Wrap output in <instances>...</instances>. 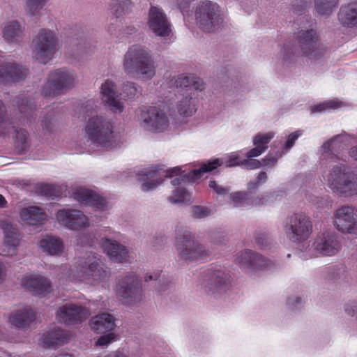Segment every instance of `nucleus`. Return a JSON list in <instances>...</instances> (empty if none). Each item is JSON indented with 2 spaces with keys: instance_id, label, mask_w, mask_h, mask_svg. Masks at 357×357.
Segmentation results:
<instances>
[{
  "instance_id": "obj_1",
  "label": "nucleus",
  "mask_w": 357,
  "mask_h": 357,
  "mask_svg": "<svg viewBox=\"0 0 357 357\" xmlns=\"http://www.w3.org/2000/svg\"><path fill=\"white\" fill-rule=\"evenodd\" d=\"M60 268L70 280L93 286L105 282L110 276L109 269L102 261L101 257L94 252L78 258L71 268L67 265Z\"/></svg>"
},
{
  "instance_id": "obj_2",
  "label": "nucleus",
  "mask_w": 357,
  "mask_h": 357,
  "mask_svg": "<svg viewBox=\"0 0 357 357\" xmlns=\"http://www.w3.org/2000/svg\"><path fill=\"white\" fill-rule=\"evenodd\" d=\"M122 68L126 74L137 75L144 81L151 80L155 75V65L151 52L139 44L128 47L123 57Z\"/></svg>"
},
{
  "instance_id": "obj_3",
  "label": "nucleus",
  "mask_w": 357,
  "mask_h": 357,
  "mask_svg": "<svg viewBox=\"0 0 357 357\" xmlns=\"http://www.w3.org/2000/svg\"><path fill=\"white\" fill-rule=\"evenodd\" d=\"M174 84L181 91L176 105V112L183 117L192 116L197 110L195 92L204 90V83L192 75H181L174 80Z\"/></svg>"
},
{
  "instance_id": "obj_4",
  "label": "nucleus",
  "mask_w": 357,
  "mask_h": 357,
  "mask_svg": "<svg viewBox=\"0 0 357 357\" xmlns=\"http://www.w3.org/2000/svg\"><path fill=\"white\" fill-rule=\"evenodd\" d=\"M32 57L43 64L51 61L59 50V39L52 30L40 29L31 42Z\"/></svg>"
},
{
  "instance_id": "obj_5",
  "label": "nucleus",
  "mask_w": 357,
  "mask_h": 357,
  "mask_svg": "<svg viewBox=\"0 0 357 357\" xmlns=\"http://www.w3.org/2000/svg\"><path fill=\"white\" fill-rule=\"evenodd\" d=\"M176 248L178 257L188 261L205 259L211 253L205 245L195 241V236L190 231L185 229L176 231Z\"/></svg>"
},
{
  "instance_id": "obj_6",
  "label": "nucleus",
  "mask_w": 357,
  "mask_h": 357,
  "mask_svg": "<svg viewBox=\"0 0 357 357\" xmlns=\"http://www.w3.org/2000/svg\"><path fill=\"white\" fill-rule=\"evenodd\" d=\"M326 181L328 187L337 194L344 197L357 195V176L343 165L334 166Z\"/></svg>"
},
{
  "instance_id": "obj_7",
  "label": "nucleus",
  "mask_w": 357,
  "mask_h": 357,
  "mask_svg": "<svg viewBox=\"0 0 357 357\" xmlns=\"http://www.w3.org/2000/svg\"><path fill=\"white\" fill-rule=\"evenodd\" d=\"M86 137L97 146L107 148L113 142V126L112 122L103 116L89 118L85 125Z\"/></svg>"
},
{
  "instance_id": "obj_8",
  "label": "nucleus",
  "mask_w": 357,
  "mask_h": 357,
  "mask_svg": "<svg viewBox=\"0 0 357 357\" xmlns=\"http://www.w3.org/2000/svg\"><path fill=\"white\" fill-rule=\"evenodd\" d=\"M77 83L76 73L62 68L52 71L48 76L42 93L45 97H54L73 88Z\"/></svg>"
},
{
  "instance_id": "obj_9",
  "label": "nucleus",
  "mask_w": 357,
  "mask_h": 357,
  "mask_svg": "<svg viewBox=\"0 0 357 357\" xmlns=\"http://www.w3.org/2000/svg\"><path fill=\"white\" fill-rule=\"evenodd\" d=\"M196 20L199 27L208 33L219 30L223 22L220 6L211 1L200 3L196 10Z\"/></svg>"
},
{
  "instance_id": "obj_10",
  "label": "nucleus",
  "mask_w": 357,
  "mask_h": 357,
  "mask_svg": "<svg viewBox=\"0 0 357 357\" xmlns=\"http://www.w3.org/2000/svg\"><path fill=\"white\" fill-rule=\"evenodd\" d=\"M282 229L288 239L292 242L300 243L310 237L312 231V224L307 215L296 213L284 220Z\"/></svg>"
},
{
  "instance_id": "obj_11",
  "label": "nucleus",
  "mask_w": 357,
  "mask_h": 357,
  "mask_svg": "<svg viewBox=\"0 0 357 357\" xmlns=\"http://www.w3.org/2000/svg\"><path fill=\"white\" fill-rule=\"evenodd\" d=\"M138 121L141 128L153 132H163L169 126L167 114L156 107H149L142 109L138 114Z\"/></svg>"
},
{
  "instance_id": "obj_12",
  "label": "nucleus",
  "mask_w": 357,
  "mask_h": 357,
  "mask_svg": "<svg viewBox=\"0 0 357 357\" xmlns=\"http://www.w3.org/2000/svg\"><path fill=\"white\" fill-rule=\"evenodd\" d=\"M116 291L128 304L138 303L143 298L141 280L134 274H128L120 279Z\"/></svg>"
},
{
  "instance_id": "obj_13",
  "label": "nucleus",
  "mask_w": 357,
  "mask_h": 357,
  "mask_svg": "<svg viewBox=\"0 0 357 357\" xmlns=\"http://www.w3.org/2000/svg\"><path fill=\"white\" fill-rule=\"evenodd\" d=\"M147 25L155 36L167 38L172 35V23L162 9L159 7L151 6Z\"/></svg>"
},
{
  "instance_id": "obj_14",
  "label": "nucleus",
  "mask_w": 357,
  "mask_h": 357,
  "mask_svg": "<svg viewBox=\"0 0 357 357\" xmlns=\"http://www.w3.org/2000/svg\"><path fill=\"white\" fill-rule=\"evenodd\" d=\"M91 314L89 309L85 306L72 303H66L59 307L56 311L57 320L66 324H76L86 319Z\"/></svg>"
},
{
  "instance_id": "obj_15",
  "label": "nucleus",
  "mask_w": 357,
  "mask_h": 357,
  "mask_svg": "<svg viewBox=\"0 0 357 357\" xmlns=\"http://www.w3.org/2000/svg\"><path fill=\"white\" fill-rule=\"evenodd\" d=\"M298 43L303 56L310 59H319L324 54L317 32L313 29L299 31Z\"/></svg>"
},
{
  "instance_id": "obj_16",
  "label": "nucleus",
  "mask_w": 357,
  "mask_h": 357,
  "mask_svg": "<svg viewBox=\"0 0 357 357\" xmlns=\"http://www.w3.org/2000/svg\"><path fill=\"white\" fill-rule=\"evenodd\" d=\"M334 223L342 233L357 234V209L344 206L335 211Z\"/></svg>"
},
{
  "instance_id": "obj_17",
  "label": "nucleus",
  "mask_w": 357,
  "mask_h": 357,
  "mask_svg": "<svg viewBox=\"0 0 357 357\" xmlns=\"http://www.w3.org/2000/svg\"><path fill=\"white\" fill-rule=\"evenodd\" d=\"M56 219L61 225L73 230H79L89 226L88 218L77 209L59 210L56 214Z\"/></svg>"
},
{
  "instance_id": "obj_18",
  "label": "nucleus",
  "mask_w": 357,
  "mask_h": 357,
  "mask_svg": "<svg viewBox=\"0 0 357 357\" xmlns=\"http://www.w3.org/2000/svg\"><path fill=\"white\" fill-rule=\"evenodd\" d=\"M234 261L248 272L266 268L268 265V261L266 258L250 250L238 252L234 256Z\"/></svg>"
},
{
  "instance_id": "obj_19",
  "label": "nucleus",
  "mask_w": 357,
  "mask_h": 357,
  "mask_svg": "<svg viewBox=\"0 0 357 357\" xmlns=\"http://www.w3.org/2000/svg\"><path fill=\"white\" fill-rule=\"evenodd\" d=\"M22 286L33 295L45 296L52 290L50 280L39 273H27L22 279Z\"/></svg>"
},
{
  "instance_id": "obj_20",
  "label": "nucleus",
  "mask_w": 357,
  "mask_h": 357,
  "mask_svg": "<svg viewBox=\"0 0 357 357\" xmlns=\"http://www.w3.org/2000/svg\"><path fill=\"white\" fill-rule=\"evenodd\" d=\"M313 245L316 251L325 256L336 255L341 248L337 236L329 231L324 232L317 236Z\"/></svg>"
},
{
  "instance_id": "obj_21",
  "label": "nucleus",
  "mask_w": 357,
  "mask_h": 357,
  "mask_svg": "<svg viewBox=\"0 0 357 357\" xmlns=\"http://www.w3.org/2000/svg\"><path fill=\"white\" fill-rule=\"evenodd\" d=\"M0 33L6 43L18 45L23 41L24 29L18 20H11L1 24Z\"/></svg>"
},
{
  "instance_id": "obj_22",
  "label": "nucleus",
  "mask_w": 357,
  "mask_h": 357,
  "mask_svg": "<svg viewBox=\"0 0 357 357\" xmlns=\"http://www.w3.org/2000/svg\"><path fill=\"white\" fill-rule=\"evenodd\" d=\"M100 92L102 102L115 113H121L124 109L123 102L118 98L116 86L110 79H106L101 85Z\"/></svg>"
},
{
  "instance_id": "obj_23",
  "label": "nucleus",
  "mask_w": 357,
  "mask_h": 357,
  "mask_svg": "<svg viewBox=\"0 0 357 357\" xmlns=\"http://www.w3.org/2000/svg\"><path fill=\"white\" fill-rule=\"evenodd\" d=\"M73 195L77 202L93 206L98 210H105L107 208V202L105 199L91 190L82 187L77 188L73 190Z\"/></svg>"
},
{
  "instance_id": "obj_24",
  "label": "nucleus",
  "mask_w": 357,
  "mask_h": 357,
  "mask_svg": "<svg viewBox=\"0 0 357 357\" xmlns=\"http://www.w3.org/2000/svg\"><path fill=\"white\" fill-rule=\"evenodd\" d=\"M101 246L104 252L113 261L122 262L126 261L128 257V249L116 241L107 238H102Z\"/></svg>"
},
{
  "instance_id": "obj_25",
  "label": "nucleus",
  "mask_w": 357,
  "mask_h": 357,
  "mask_svg": "<svg viewBox=\"0 0 357 357\" xmlns=\"http://www.w3.org/2000/svg\"><path fill=\"white\" fill-rule=\"evenodd\" d=\"M35 320V313L29 307H23L9 317L10 324L17 328H25Z\"/></svg>"
},
{
  "instance_id": "obj_26",
  "label": "nucleus",
  "mask_w": 357,
  "mask_h": 357,
  "mask_svg": "<svg viewBox=\"0 0 357 357\" xmlns=\"http://www.w3.org/2000/svg\"><path fill=\"white\" fill-rule=\"evenodd\" d=\"M38 245L43 252L51 256L60 255L64 248L62 241L59 238L51 235L44 236L39 241Z\"/></svg>"
},
{
  "instance_id": "obj_27",
  "label": "nucleus",
  "mask_w": 357,
  "mask_h": 357,
  "mask_svg": "<svg viewBox=\"0 0 357 357\" xmlns=\"http://www.w3.org/2000/svg\"><path fill=\"white\" fill-rule=\"evenodd\" d=\"M204 287L212 292L221 291L225 289L227 282L229 281L228 275L220 271H208L205 275Z\"/></svg>"
},
{
  "instance_id": "obj_28",
  "label": "nucleus",
  "mask_w": 357,
  "mask_h": 357,
  "mask_svg": "<svg viewBox=\"0 0 357 357\" xmlns=\"http://www.w3.org/2000/svg\"><path fill=\"white\" fill-rule=\"evenodd\" d=\"M20 218L27 225H37L45 220L47 215L43 208L39 206H31L22 209Z\"/></svg>"
},
{
  "instance_id": "obj_29",
  "label": "nucleus",
  "mask_w": 357,
  "mask_h": 357,
  "mask_svg": "<svg viewBox=\"0 0 357 357\" xmlns=\"http://www.w3.org/2000/svg\"><path fill=\"white\" fill-rule=\"evenodd\" d=\"M338 21L347 28H357V3L342 6L338 13Z\"/></svg>"
},
{
  "instance_id": "obj_30",
  "label": "nucleus",
  "mask_w": 357,
  "mask_h": 357,
  "mask_svg": "<svg viewBox=\"0 0 357 357\" xmlns=\"http://www.w3.org/2000/svg\"><path fill=\"white\" fill-rule=\"evenodd\" d=\"M138 180L142 183L144 192L153 190L162 184L163 179L156 169H145L138 174Z\"/></svg>"
},
{
  "instance_id": "obj_31",
  "label": "nucleus",
  "mask_w": 357,
  "mask_h": 357,
  "mask_svg": "<svg viewBox=\"0 0 357 357\" xmlns=\"http://www.w3.org/2000/svg\"><path fill=\"white\" fill-rule=\"evenodd\" d=\"M89 324L92 330L98 333L110 331L116 326L115 319L109 313H102L93 317Z\"/></svg>"
},
{
  "instance_id": "obj_32",
  "label": "nucleus",
  "mask_w": 357,
  "mask_h": 357,
  "mask_svg": "<svg viewBox=\"0 0 357 357\" xmlns=\"http://www.w3.org/2000/svg\"><path fill=\"white\" fill-rule=\"evenodd\" d=\"M350 138L351 136L346 132L336 135L324 142L321 146V150L326 153L335 154L343 149L349 143Z\"/></svg>"
},
{
  "instance_id": "obj_33",
  "label": "nucleus",
  "mask_w": 357,
  "mask_h": 357,
  "mask_svg": "<svg viewBox=\"0 0 357 357\" xmlns=\"http://www.w3.org/2000/svg\"><path fill=\"white\" fill-rule=\"evenodd\" d=\"M68 340V334L65 331L56 328L44 335L42 343L44 347H52L54 345L65 344Z\"/></svg>"
},
{
  "instance_id": "obj_34",
  "label": "nucleus",
  "mask_w": 357,
  "mask_h": 357,
  "mask_svg": "<svg viewBox=\"0 0 357 357\" xmlns=\"http://www.w3.org/2000/svg\"><path fill=\"white\" fill-rule=\"evenodd\" d=\"M8 70V84L24 80L29 74V70L15 61H9Z\"/></svg>"
},
{
  "instance_id": "obj_35",
  "label": "nucleus",
  "mask_w": 357,
  "mask_h": 357,
  "mask_svg": "<svg viewBox=\"0 0 357 357\" xmlns=\"http://www.w3.org/2000/svg\"><path fill=\"white\" fill-rule=\"evenodd\" d=\"M316 13L321 16H330L338 7L339 0H313Z\"/></svg>"
},
{
  "instance_id": "obj_36",
  "label": "nucleus",
  "mask_w": 357,
  "mask_h": 357,
  "mask_svg": "<svg viewBox=\"0 0 357 357\" xmlns=\"http://www.w3.org/2000/svg\"><path fill=\"white\" fill-rule=\"evenodd\" d=\"M132 6L130 0H112L110 3L112 13L117 18L130 13Z\"/></svg>"
},
{
  "instance_id": "obj_37",
  "label": "nucleus",
  "mask_w": 357,
  "mask_h": 357,
  "mask_svg": "<svg viewBox=\"0 0 357 357\" xmlns=\"http://www.w3.org/2000/svg\"><path fill=\"white\" fill-rule=\"evenodd\" d=\"M0 228L3 232V239L12 241L15 238L17 242L21 241L22 234L18 228L9 221L6 220H0Z\"/></svg>"
},
{
  "instance_id": "obj_38",
  "label": "nucleus",
  "mask_w": 357,
  "mask_h": 357,
  "mask_svg": "<svg viewBox=\"0 0 357 357\" xmlns=\"http://www.w3.org/2000/svg\"><path fill=\"white\" fill-rule=\"evenodd\" d=\"M144 281L146 282L153 281L155 283V287L160 291H164L169 283L165 275L159 271L146 273L144 276Z\"/></svg>"
},
{
  "instance_id": "obj_39",
  "label": "nucleus",
  "mask_w": 357,
  "mask_h": 357,
  "mask_svg": "<svg viewBox=\"0 0 357 357\" xmlns=\"http://www.w3.org/2000/svg\"><path fill=\"white\" fill-rule=\"evenodd\" d=\"M220 165L221 163L219 159H214L212 161H209L208 163L203 164L199 169L192 170L188 174L187 178L190 181H194L199 178L203 173L211 172L216 169Z\"/></svg>"
},
{
  "instance_id": "obj_40",
  "label": "nucleus",
  "mask_w": 357,
  "mask_h": 357,
  "mask_svg": "<svg viewBox=\"0 0 357 357\" xmlns=\"http://www.w3.org/2000/svg\"><path fill=\"white\" fill-rule=\"evenodd\" d=\"M25 9L31 16H39L47 0H24Z\"/></svg>"
},
{
  "instance_id": "obj_41",
  "label": "nucleus",
  "mask_w": 357,
  "mask_h": 357,
  "mask_svg": "<svg viewBox=\"0 0 357 357\" xmlns=\"http://www.w3.org/2000/svg\"><path fill=\"white\" fill-rule=\"evenodd\" d=\"M20 244V242H17L15 238L12 241L3 239L1 248V254L8 257L16 256Z\"/></svg>"
},
{
  "instance_id": "obj_42",
  "label": "nucleus",
  "mask_w": 357,
  "mask_h": 357,
  "mask_svg": "<svg viewBox=\"0 0 357 357\" xmlns=\"http://www.w3.org/2000/svg\"><path fill=\"white\" fill-rule=\"evenodd\" d=\"M11 128H13V126H11V122L8 118L6 105L0 100V133L6 134Z\"/></svg>"
},
{
  "instance_id": "obj_43",
  "label": "nucleus",
  "mask_w": 357,
  "mask_h": 357,
  "mask_svg": "<svg viewBox=\"0 0 357 357\" xmlns=\"http://www.w3.org/2000/svg\"><path fill=\"white\" fill-rule=\"evenodd\" d=\"M342 105V102L337 100H328L311 107V112H322L326 110L335 109Z\"/></svg>"
},
{
  "instance_id": "obj_44",
  "label": "nucleus",
  "mask_w": 357,
  "mask_h": 357,
  "mask_svg": "<svg viewBox=\"0 0 357 357\" xmlns=\"http://www.w3.org/2000/svg\"><path fill=\"white\" fill-rule=\"evenodd\" d=\"M168 200L172 204H180L190 201L189 193L183 188H177Z\"/></svg>"
},
{
  "instance_id": "obj_45",
  "label": "nucleus",
  "mask_w": 357,
  "mask_h": 357,
  "mask_svg": "<svg viewBox=\"0 0 357 357\" xmlns=\"http://www.w3.org/2000/svg\"><path fill=\"white\" fill-rule=\"evenodd\" d=\"M17 102L20 112L24 114L26 117L31 116V114L36 109L32 101L26 98H18Z\"/></svg>"
},
{
  "instance_id": "obj_46",
  "label": "nucleus",
  "mask_w": 357,
  "mask_h": 357,
  "mask_svg": "<svg viewBox=\"0 0 357 357\" xmlns=\"http://www.w3.org/2000/svg\"><path fill=\"white\" fill-rule=\"evenodd\" d=\"M16 146L20 151H24L28 146V133L25 130H16Z\"/></svg>"
},
{
  "instance_id": "obj_47",
  "label": "nucleus",
  "mask_w": 357,
  "mask_h": 357,
  "mask_svg": "<svg viewBox=\"0 0 357 357\" xmlns=\"http://www.w3.org/2000/svg\"><path fill=\"white\" fill-rule=\"evenodd\" d=\"M274 133L272 132H267L265 134H257L253 137L254 145H259L263 147H267V144L273 138Z\"/></svg>"
},
{
  "instance_id": "obj_48",
  "label": "nucleus",
  "mask_w": 357,
  "mask_h": 357,
  "mask_svg": "<svg viewBox=\"0 0 357 357\" xmlns=\"http://www.w3.org/2000/svg\"><path fill=\"white\" fill-rule=\"evenodd\" d=\"M190 213L195 218H204L211 215V210L206 206H193L190 208Z\"/></svg>"
},
{
  "instance_id": "obj_49",
  "label": "nucleus",
  "mask_w": 357,
  "mask_h": 357,
  "mask_svg": "<svg viewBox=\"0 0 357 357\" xmlns=\"http://www.w3.org/2000/svg\"><path fill=\"white\" fill-rule=\"evenodd\" d=\"M122 90L126 97L130 99L135 98L139 93L137 84L134 82L125 83Z\"/></svg>"
},
{
  "instance_id": "obj_50",
  "label": "nucleus",
  "mask_w": 357,
  "mask_h": 357,
  "mask_svg": "<svg viewBox=\"0 0 357 357\" xmlns=\"http://www.w3.org/2000/svg\"><path fill=\"white\" fill-rule=\"evenodd\" d=\"M181 169L179 167H176L172 169H170L166 172V177H173L174 176H178L172 181V183L173 185H177L181 183V181L183 180L185 176H181Z\"/></svg>"
},
{
  "instance_id": "obj_51",
  "label": "nucleus",
  "mask_w": 357,
  "mask_h": 357,
  "mask_svg": "<svg viewBox=\"0 0 357 357\" xmlns=\"http://www.w3.org/2000/svg\"><path fill=\"white\" fill-rule=\"evenodd\" d=\"M211 242L218 246L225 245L227 241V238L224 233L220 231H213L210 234Z\"/></svg>"
},
{
  "instance_id": "obj_52",
  "label": "nucleus",
  "mask_w": 357,
  "mask_h": 357,
  "mask_svg": "<svg viewBox=\"0 0 357 357\" xmlns=\"http://www.w3.org/2000/svg\"><path fill=\"white\" fill-rule=\"evenodd\" d=\"M268 179V176L265 172H260L255 181H251L248 183V189L253 190L258 188L259 185L265 183Z\"/></svg>"
},
{
  "instance_id": "obj_53",
  "label": "nucleus",
  "mask_w": 357,
  "mask_h": 357,
  "mask_svg": "<svg viewBox=\"0 0 357 357\" xmlns=\"http://www.w3.org/2000/svg\"><path fill=\"white\" fill-rule=\"evenodd\" d=\"M55 124V118L53 114H50L44 117L42 120L41 126L43 130L46 132L53 130Z\"/></svg>"
},
{
  "instance_id": "obj_54",
  "label": "nucleus",
  "mask_w": 357,
  "mask_h": 357,
  "mask_svg": "<svg viewBox=\"0 0 357 357\" xmlns=\"http://www.w3.org/2000/svg\"><path fill=\"white\" fill-rule=\"evenodd\" d=\"M230 199L234 204V206L243 205L245 200L246 193L243 192H235L230 194Z\"/></svg>"
},
{
  "instance_id": "obj_55",
  "label": "nucleus",
  "mask_w": 357,
  "mask_h": 357,
  "mask_svg": "<svg viewBox=\"0 0 357 357\" xmlns=\"http://www.w3.org/2000/svg\"><path fill=\"white\" fill-rule=\"evenodd\" d=\"M239 155L238 153L234 152L227 155V160L225 161V165L227 167H231L234 166L242 165L241 160L238 159Z\"/></svg>"
},
{
  "instance_id": "obj_56",
  "label": "nucleus",
  "mask_w": 357,
  "mask_h": 357,
  "mask_svg": "<svg viewBox=\"0 0 357 357\" xmlns=\"http://www.w3.org/2000/svg\"><path fill=\"white\" fill-rule=\"evenodd\" d=\"M241 165L247 169H256L261 167L262 163L259 160L248 158L242 160Z\"/></svg>"
},
{
  "instance_id": "obj_57",
  "label": "nucleus",
  "mask_w": 357,
  "mask_h": 357,
  "mask_svg": "<svg viewBox=\"0 0 357 357\" xmlns=\"http://www.w3.org/2000/svg\"><path fill=\"white\" fill-rule=\"evenodd\" d=\"M302 135L301 130H297L291 133L288 137L286 143L284 145V149L287 151L294 144L295 141Z\"/></svg>"
},
{
  "instance_id": "obj_58",
  "label": "nucleus",
  "mask_w": 357,
  "mask_h": 357,
  "mask_svg": "<svg viewBox=\"0 0 357 357\" xmlns=\"http://www.w3.org/2000/svg\"><path fill=\"white\" fill-rule=\"evenodd\" d=\"M256 243L261 248L266 249L270 244V238L266 234H258L255 238Z\"/></svg>"
},
{
  "instance_id": "obj_59",
  "label": "nucleus",
  "mask_w": 357,
  "mask_h": 357,
  "mask_svg": "<svg viewBox=\"0 0 357 357\" xmlns=\"http://www.w3.org/2000/svg\"><path fill=\"white\" fill-rule=\"evenodd\" d=\"M115 340V335L112 333L100 336L97 340V346H107Z\"/></svg>"
},
{
  "instance_id": "obj_60",
  "label": "nucleus",
  "mask_w": 357,
  "mask_h": 357,
  "mask_svg": "<svg viewBox=\"0 0 357 357\" xmlns=\"http://www.w3.org/2000/svg\"><path fill=\"white\" fill-rule=\"evenodd\" d=\"M9 61L0 63V83L8 84V70Z\"/></svg>"
},
{
  "instance_id": "obj_61",
  "label": "nucleus",
  "mask_w": 357,
  "mask_h": 357,
  "mask_svg": "<svg viewBox=\"0 0 357 357\" xmlns=\"http://www.w3.org/2000/svg\"><path fill=\"white\" fill-rule=\"evenodd\" d=\"M255 147L250 150L247 152L246 156L248 158H252L254 157H257L261 155L263 153L266 151L267 147L260 146L259 145H255Z\"/></svg>"
},
{
  "instance_id": "obj_62",
  "label": "nucleus",
  "mask_w": 357,
  "mask_h": 357,
  "mask_svg": "<svg viewBox=\"0 0 357 357\" xmlns=\"http://www.w3.org/2000/svg\"><path fill=\"white\" fill-rule=\"evenodd\" d=\"M282 156V153L277 155L276 156H273L271 155H267L265 158L262 159L264 162V165L267 167H274L278 161V159Z\"/></svg>"
},
{
  "instance_id": "obj_63",
  "label": "nucleus",
  "mask_w": 357,
  "mask_h": 357,
  "mask_svg": "<svg viewBox=\"0 0 357 357\" xmlns=\"http://www.w3.org/2000/svg\"><path fill=\"white\" fill-rule=\"evenodd\" d=\"M209 187L218 195L225 194L230 190L229 188H224L218 185L215 181L209 182Z\"/></svg>"
},
{
  "instance_id": "obj_64",
  "label": "nucleus",
  "mask_w": 357,
  "mask_h": 357,
  "mask_svg": "<svg viewBox=\"0 0 357 357\" xmlns=\"http://www.w3.org/2000/svg\"><path fill=\"white\" fill-rule=\"evenodd\" d=\"M6 268L4 265L1 261H0V283H1L6 278Z\"/></svg>"
}]
</instances>
